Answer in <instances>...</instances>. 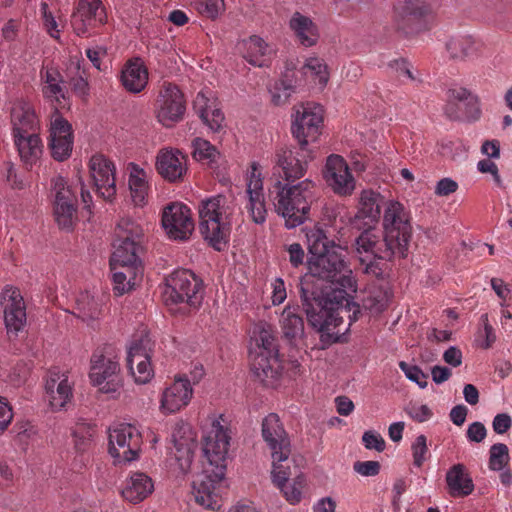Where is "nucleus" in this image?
<instances>
[{"instance_id": "nucleus-20", "label": "nucleus", "mask_w": 512, "mask_h": 512, "mask_svg": "<svg viewBox=\"0 0 512 512\" xmlns=\"http://www.w3.org/2000/svg\"><path fill=\"white\" fill-rule=\"evenodd\" d=\"M315 158L311 149L310 155H305L302 148L282 147L275 153L274 169L279 171L285 182H295L305 176L308 163Z\"/></svg>"}, {"instance_id": "nucleus-61", "label": "nucleus", "mask_w": 512, "mask_h": 512, "mask_svg": "<svg viewBox=\"0 0 512 512\" xmlns=\"http://www.w3.org/2000/svg\"><path fill=\"white\" fill-rule=\"evenodd\" d=\"M477 170L483 174H485V173L491 174L495 184L498 187H502L503 182H502L501 176L499 174L498 166L493 161H491L490 159L480 160L477 163Z\"/></svg>"}, {"instance_id": "nucleus-16", "label": "nucleus", "mask_w": 512, "mask_h": 512, "mask_svg": "<svg viewBox=\"0 0 512 512\" xmlns=\"http://www.w3.org/2000/svg\"><path fill=\"white\" fill-rule=\"evenodd\" d=\"M75 382L68 371L53 370L44 381V399L53 412L66 410L74 398Z\"/></svg>"}, {"instance_id": "nucleus-23", "label": "nucleus", "mask_w": 512, "mask_h": 512, "mask_svg": "<svg viewBox=\"0 0 512 512\" xmlns=\"http://www.w3.org/2000/svg\"><path fill=\"white\" fill-rule=\"evenodd\" d=\"M54 217L61 229H71L76 222V196L62 177L54 179Z\"/></svg>"}, {"instance_id": "nucleus-25", "label": "nucleus", "mask_w": 512, "mask_h": 512, "mask_svg": "<svg viewBox=\"0 0 512 512\" xmlns=\"http://www.w3.org/2000/svg\"><path fill=\"white\" fill-rule=\"evenodd\" d=\"M74 136L71 124L56 113L51 119L49 148L52 157L57 161H64L71 156Z\"/></svg>"}, {"instance_id": "nucleus-62", "label": "nucleus", "mask_w": 512, "mask_h": 512, "mask_svg": "<svg viewBox=\"0 0 512 512\" xmlns=\"http://www.w3.org/2000/svg\"><path fill=\"white\" fill-rule=\"evenodd\" d=\"M13 419V410L8 401L0 396V434L5 432Z\"/></svg>"}, {"instance_id": "nucleus-48", "label": "nucleus", "mask_w": 512, "mask_h": 512, "mask_svg": "<svg viewBox=\"0 0 512 512\" xmlns=\"http://www.w3.org/2000/svg\"><path fill=\"white\" fill-rule=\"evenodd\" d=\"M192 156L196 161L212 164L217 161L220 154L217 149L207 140L195 138L192 142Z\"/></svg>"}, {"instance_id": "nucleus-3", "label": "nucleus", "mask_w": 512, "mask_h": 512, "mask_svg": "<svg viewBox=\"0 0 512 512\" xmlns=\"http://www.w3.org/2000/svg\"><path fill=\"white\" fill-rule=\"evenodd\" d=\"M235 205L224 195L207 198L199 205V228L204 239L217 251L226 248Z\"/></svg>"}, {"instance_id": "nucleus-14", "label": "nucleus", "mask_w": 512, "mask_h": 512, "mask_svg": "<svg viewBox=\"0 0 512 512\" xmlns=\"http://www.w3.org/2000/svg\"><path fill=\"white\" fill-rule=\"evenodd\" d=\"M171 438L174 445L171 458L174 460L173 469L177 474L185 475L191 469L197 449V434L190 424L178 421L173 427Z\"/></svg>"}, {"instance_id": "nucleus-26", "label": "nucleus", "mask_w": 512, "mask_h": 512, "mask_svg": "<svg viewBox=\"0 0 512 512\" xmlns=\"http://www.w3.org/2000/svg\"><path fill=\"white\" fill-rule=\"evenodd\" d=\"M441 5V0H396L393 4V20L403 27L411 19L433 17Z\"/></svg>"}, {"instance_id": "nucleus-27", "label": "nucleus", "mask_w": 512, "mask_h": 512, "mask_svg": "<svg viewBox=\"0 0 512 512\" xmlns=\"http://www.w3.org/2000/svg\"><path fill=\"white\" fill-rule=\"evenodd\" d=\"M106 22V13L101 0H79L72 15L71 25L78 36H85L89 30Z\"/></svg>"}, {"instance_id": "nucleus-30", "label": "nucleus", "mask_w": 512, "mask_h": 512, "mask_svg": "<svg viewBox=\"0 0 512 512\" xmlns=\"http://www.w3.org/2000/svg\"><path fill=\"white\" fill-rule=\"evenodd\" d=\"M193 107L211 131L218 132L223 127L225 117L213 90L208 88L200 90L193 102Z\"/></svg>"}, {"instance_id": "nucleus-49", "label": "nucleus", "mask_w": 512, "mask_h": 512, "mask_svg": "<svg viewBox=\"0 0 512 512\" xmlns=\"http://www.w3.org/2000/svg\"><path fill=\"white\" fill-rule=\"evenodd\" d=\"M271 95V101L276 106H282L288 103L289 99L295 92V86L292 81L280 79L269 89Z\"/></svg>"}, {"instance_id": "nucleus-8", "label": "nucleus", "mask_w": 512, "mask_h": 512, "mask_svg": "<svg viewBox=\"0 0 512 512\" xmlns=\"http://www.w3.org/2000/svg\"><path fill=\"white\" fill-rule=\"evenodd\" d=\"M252 339L263 349L253 363L254 374L264 385L276 387L282 375V366L279 358L271 355L275 348L273 333L269 327L257 325L253 329Z\"/></svg>"}, {"instance_id": "nucleus-38", "label": "nucleus", "mask_w": 512, "mask_h": 512, "mask_svg": "<svg viewBox=\"0 0 512 512\" xmlns=\"http://www.w3.org/2000/svg\"><path fill=\"white\" fill-rule=\"evenodd\" d=\"M445 48L450 58L466 61L479 55L480 43L470 35H456L447 40Z\"/></svg>"}, {"instance_id": "nucleus-28", "label": "nucleus", "mask_w": 512, "mask_h": 512, "mask_svg": "<svg viewBox=\"0 0 512 512\" xmlns=\"http://www.w3.org/2000/svg\"><path fill=\"white\" fill-rule=\"evenodd\" d=\"M91 177L97 193L105 200L116 194L115 165L102 154H95L89 161Z\"/></svg>"}, {"instance_id": "nucleus-46", "label": "nucleus", "mask_w": 512, "mask_h": 512, "mask_svg": "<svg viewBox=\"0 0 512 512\" xmlns=\"http://www.w3.org/2000/svg\"><path fill=\"white\" fill-rule=\"evenodd\" d=\"M95 433V426L84 421L77 422L72 433L76 451L79 453L89 451L93 445Z\"/></svg>"}, {"instance_id": "nucleus-24", "label": "nucleus", "mask_w": 512, "mask_h": 512, "mask_svg": "<svg viewBox=\"0 0 512 512\" xmlns=\"http://www.w3.org/2000/svg\"><path fill=\"white\" fill-rule=\"evenodd\" d=\"M261 433L272 459L289 460L290 440L277 414L271 413L263 419Z\"/></svg>"}, {"instance_id": "nucleus-29", "label": "nucleus", "mask_w": 512, "mask_h": 512, "mask_svg": "<svg viewBox=\"0 0 512 512\" xmlns=\"http://www.w3.org/2000/svg\"><path fill=\"white\" fill-rule=\"evenodd\" d=\"M155 168L168 182L182 181L188 170L187 156L176 148H162L156 155Z\"/></svg>"}, {"instance_id": "nucleus-57", "label": "nucleus", "mask_w": 512, "mask_h": 512, "mask_svg": "<svg viewBox=\"0 0 512 512\" xmlns=\"http://www.w3.org/2000/svg\"><path fill=\"white\" fill-rule=\"evenodd\" d=\"M353 470L363 477H373L380 472V463L378 461H356L353 464Z\"/></svg>"}, {"instance_id": "nucleus-54", "label": "nucleus", "mask_w": 512, "mask_h": 512, "mask_svg": "<svg viewBox=\"0 0 512 512\" xmlns=\"http://www.w3.org/2000/svg\"><path fill=\"white\" fill-rule=\"evenodd\" d=\"M480 321L483 325V329L478 331L476 342L481 348L488 349L496 341V335L493 327L489 323L487 314H483Z\"/></svg>"}, {"instance_id": "nucleus-33", "label": "nucleus", "mask_w": 512, "mask_h": 512, "mask_svg": "<svg viewBox=\"0 0 512 512\" xmlns=\"http://www.w3.org/2000/svg\"><path fill=\"white\" fill-rule=\"evenodd\" d=\"M381 200L382 196L380 193L372 189L362 190L358 198L355 220L361 222L363 226H375L379 222L381 215Z\"/></svg>"}, {"instance_id": "nucleus-43", "label": "nucleus", "mask_w": 512, "mask_h": 512, "mask_svg": "<svg viewBox=\"0 0 512 512\" xmlns=\"http://www.w3.org/2000/svg\"><path fill=\"white\" fill-rule=\"evenodd\" d=\"M303 77L315 87L323 90L330 78L328 66L324 59L317 56L307 57L301 67Z\"/></svg>"}, {"instance_id": "nucleus-7", "label": "nucleus", "mask_w": 512, "mask_h": 512, "mask_svg": "<svg viewBox=\"0 0 512 512\" xmlns=\"http://www.w3.org/2000/svg\"><path fill=\"white\" fill-rule=\"evenodd\" d=\"M143 236L144 230L141 225L129 217L122 218L115 229L110 266L139 267L138 253L141 250Z\"/></svg>"}, {"instance_id": "nucleus-4", "label": "nucleus", "mask_w": 512, "mask_h": 512, "mask_svg": "<svg viewBox=\"0 0 512 512\" xmlns=\"http://www.w3.org/2000/svg\"><path fill=\"white\" fill-rule=\"evenodd\" d=\"M391 239L374 228L364 230L355 240V250L361 264L365 265V272L379 275L381 269L377 267V260H391L394 256L405 257L406 253L400 251Z\"/></svg>"}, {"instance_id": "nucleus-17", "label": "nucleus", "mask_w": 512, "mask_h": 512, "mask_svg": "<svg viewBox=\"0 0 512 512\" xmlns=\"http://www.w3.org/2000/svg\"><path fill=\"white\" fill-rule=\"evenodd\" d=\"M245 209L255 224H263L267 218L264 182L261 167L252 162L246 173Z\"/></svg>"}, {"instance_id": "nucleus-58", "label": "nucleus", "mask_w": 512, "mask_h": 512, "mask_svg": "<svg viewBox=\"0 0 512 512\" xmlns=\"http://www.w3.org/2000/svg\"><path fill=\"white\" fill-rule=\"evenodd\" d=\"M362 442L366 449L382 452L385 449V440L383 437L372 430L364 432Z\"/></svg>"}, {"instance_id": "nucleus-59", "label": "nucleus", "mask_w": 512, "mask_h": 512, "mask_svg": "<svg viewBox=\"0 0 512 512\" xmlns=\"http://www.w3.org/2000/svg\"><path fill=\"white\" fill-rule=\"evenodd\" d=\"M41 12L43 16V25L46 31L51 37L59 38L60 30L58 29V23L56 22L52 13L49 11L47 3H41Z\"/></svg>"}, {"instance_id": "nucleus-36", "label": "nucleus", "mask_w": 512, "mask_h": 512, "mask_svg": "<svg viewBox=\"0 0 512 512\" xmlns=\"http://www.w3.org/2000/svg\"><path fill=\"white\" fill-rule=\"evenodd\" d=\"M150 173L135 163L129 164L128 187L135 206L143 207L148 203L150 192Z\"/></svg>"}, {"instance_id": "nucleus-55", "label": "nucleus", "mask_w": 512, "mask_h": 512, "mask_svg": "<svg viewBox=\"0 0 512 512\" xmlns=\"http://www.w3.org/2000/svg\"><path fill=\"white\" fill-rule=\"evenodd\" d=\"M288 460L272 459V480L277 487L283 486L291 475L289 466H284L283 463Z\"/></svg>"}, {"instance_id": "nucleus-53", "label": "nucleus", "mask_w": 512, "mask_h": 512, "mask_svg": "<svg viewBox=\"0 0 512 512\" xmlns=\"http://www.w3.org/2000/svg\"><path fill=\"white\" fill-rule=\"evenodd\" d=\"M399 367L405 374L406 378L418 385L419 388L425 389L428 385V375L425 374L418 366L408 364L405 361L399 363Z\"/></svg>"}, {"instance_id": "nucleus-42", "label": "nucleus", "mask_w": 512, "mask_h": 512, "mask_svg": "<svg viewBox=\"0 0 512 512\" xmlns=\"http://www.w3.org/2000/svg\"><path fill=\"white\" fill-rule=\"evenodd\" d=\"M11 119L13 124V136H15V134L35 133L38 121L29 103H16L12 108Z\"/></svg>"}, {"instance_id": "nucleus-37", "label": "nucleus", "mask_w": 512, "mask_h": 512, "mask_svg": "<svg viewBox=\"0 0 512 512\" xmlns=\"http://www.w3.org/2000/svg\"><path fill=\"white\" fill-rule=\"evenodd\" d=\"M121 83L131 93L141 92L148 83V71L140 58L129 60L122 69Z\"/></svg>"}, {"instance_id": "nucleus-2", "label": "nucleus", "mask_w": 512, "mask_h": 512, "mask_svg": "<svg viewBox=\"0 0 512 512\" xmlns=\"http://www.w3.org/2000/svg\"><path fill=\"white\" fill-rule=\"evenodd\" d=\"M274 211L292 229L303 224L308 218L316 198V183L306 178L298 182L276 180L269 189Z\"/></svg>"}, {"instance_id": "nucleus-32", "label": "nucleus", "mask_w": 512, "mask_h": 512, "mask_svg": "<svg viewBox=\"0 0 512 512\" xmlns=\"http://www.w3.org/2000/svg\"><path fill=\"white\" fill-rule=\"evenodd\" d=\"M42 94L49 101L65 106L67 89L59 69L53 65L43 66L40 71Z\"/></svg>"}, {"instance_id": "nucleus-51", "label": "nucleus", "mask_w": 512, "mask_h": 512, "mask_svg": "<svg viewBox=\"0 0 512 512\" xmlns=\"http://www.w3.org/2000/svg\"><path fill=\"white\" fill-rule=\"evenodd\" d=\"M190 5L202 16L216 19L225 11L224 0H190Z\"/></svg>"}, {"instance_id": "nucleus-15", "label": "nucleus", "mask_w": 512, "mask_h": 512, "mask_svg": "<svg viewBox=\"0 0 512 512\" xmlns=\"http://www.w3.org/2000/svg\"><path fill=\"white\" fill-rule=\"evenodd\" d=\"M185 111L186 100L183 92L175 84L163 83L155 103L157 120L163 126L171 127L183 119Z\"/></svg>"}, {"instance_id": "nucleus-9", "label": "nucleus", "mask_w": 512, "mask_h": 512, "mask_svg": "<svg viewBox=\"0 0 512 512\" xmlns=\"http://www.w3.org/2000/svg\"><path fill=\"white\" fill-rule=\"evenodd\" d=\"M142 444V434L135 425L118 423L108 430V452L115 464H129L138 460Z\"/></svg>"}, {"instance_id": "nucleus-31", "label": "nucleus", "mask_w": 512, "mask_h": 512, "mask_svg": "<svg viewBox=\"0 0 512 512\" xmlns=\"http://www.w3.org/2000/svg\"><path fill=\"white\" fill-rule=\"evenodd\" d=\"M127 366L136 384L144 385L154 377L150 355L143 342H133L127 354Z\"/></svg>"}, {"instance_id": "nucleus-39", "label": "nucleus", "mask_w": 512, "mask_h": 512, "mask_svg": "<svg viewBox=\"0 0 512 512\" xmlns=\"http://www.w3.org/2000/svg\"><path fill=\"white\" fill-rule=\"evenodd\" d=\"M446 484L453 497H465L474 491V483L463 464L453 465L446 473Z\"/></svg>"}, {"instance_id": "nucleus-1", "label": "nucleus", "mask_w": 512, "mask_h": 512, "mask_svg": "<svg viewBox=\"0 0 512 512\" xmlns=\"http://www.w3.org/2000/svg\"><path fill=\"white\" fill-rule=\"evenodd\" d=\"M309 258L308 269L312 276L326 280L339 288L331 289L323 296H315L301 286V300L309 324L321 333V341L332 344L340 341L344 332L340 326L344 316L352 322L358 319L359 306L351 294L357 285L352 270L346 262V247L330 241L322 228L314 226L306 231Z\"/></svg>"}, {"instance_id": "nucleus-13", "label": "nucleus", "mask_w": 512, "mask_h": 512, "mask_svg": "<svg viewBox=\"0 0 512 512\" xmlns=\"http://www.w3.org/2000/svg\"><path fill=\"white\" fill-rule=\"evenodd\" d=\"M383 233L391 239L400 251L407 252L411 237L409 216L402 203L388 200L384 205Z\"/></svg>"}, {"instance_id": "nucleus-45", "label": "nucleus", "mask_w": 512, "mask_h": 512, "mask_svg": "<svg viewBox=\"0 0 512 512\" xmlns=\"http://www.w3.org/2000/svg\"><path fill=\"white\" fill-rule=\"evenodd\" d=\"M110 269L112 272L114 292L117 295H123L130 291L134 284L133 281L136 278L137 272L139 271V267H122V265H119V267L110 266Z\"/></svg>"}, {"instance_id": "nucleus-34", "label": "nucleus", "mask_w": 512, "mask_h": 512, "mask_svg": "<svg viewBox=\"0 0 512 512\" xmlns=\"http://www.w3.org/2000/svg\"><path fill=\"white\" fill-rule=\"evenodd\" d=\"M288 27L296 41L304 47H312L320 38V31L315 21L308 15L294 12L288 22Z\"/></svg>"}, {"instance_id": "nucleus-5", "label": "nucleus", "mask_w": 512, "mask_h": 512, "mask_svg": "<svg viewBox=\"0 0 512 512\" xmlns=\"http://www.w3.org/2000/svg\"><path fill=\"white\" fill-rule=\"evenodd\" d=\"M232 439L230 419L222 413L208 415L203 426V452L212 466H226Z\"/></svg>"}, {"instance_id": "nucleus-60", "label": "nucleus", "mask_w": 512, "mask_h": 512, "mask_svg": "<svg viewBox=\"0 0 512 512\" xmlns=\"http://www.w3.org/2000/svg\"><path fill=\"white\" fill-rule=\"evenodd\" d=\"M406 412L410 418L417 422H424L432 417V411L425 404H412L406 408Z\"/></svg>"}, {"instance_id": "nucleus-35", "label": "nucleus", "mask_w": 512, "mask_h": 512, "mask_svg": "<svg viewBox=\"0 0 512 512\" xmlns=\"http://www.w3.org/2000/svg\"><path fill=\"white\" fill-rule=\"evenodd\" d=\"M154 491V481L144 472H132L125 480L121 491L123 498L137 504L145 500Z\"/></svg>"}, {"instance_id": "nucleus-10", "label": "nucleus", "mask_w": 512, "mask_h": 512, "mask_svg": "<svg viewBox=\"0 0 512 512\" xmlns=\"http://www.w3.org/2000/svg\"><path fill=\"white\" fill-rule=\"evenodd\" d=\"M323 107L309 102L294 107L291 133L297 140L305 155H310V142H315L321 134Z\"/></svg>"}, {"instance_id": "nucleus-50", "label": "nucleus", "mask_w": 512, "mask_h": 512, "mask_svg": "<svg viewBox=\"0 0 512 512\" xmlns=\"http://www.w3.org/2000/svg\"><path fill=\"white\" fill-rule=\"evenodd\" d=\"M510 461L509 448L504 443H495L490 447L488 467L491 471L503 470Z\"/></svg>"}, {"instance_id": "nucleus-47", "label": "nucleus", "mask_w": 512, "mask_h": 512, "mask_svg": "<svg viewBox=\"0 0 512 512\" xmlns=\"http://www.w3.org/2000/svg\"><path fill=\"white\" fill-rule=\"evenodd\" d=\"M78 308L81 313L83 321L88 325L93 326L102 315V303L94 297H90L88 293L83 294L78 299Z\"/></svg>"}, {"instance_id": "nucleus-64", "label": "nucleus", "mask_w": 512, "mask_h": 512, "mask_svg": "<svg viewBox=\"0 0 512 512\" xmlns=\"http://www.w3.org/2000/svg\"><path fill=\"white\" fill-rule=\"evenodd\" d=\"M511 427L512 417L508 413H499L493 418L492 428L496 434H505Z\"/></svg>"}, {"instance_id": "nucleus-19", "label": "nucleus", "mask_w": 512, "mask_h": 512, "mask_svg": "<svg viewBox=\"0 0 512 512\" xmlns=\"http://www.w3.org/2000/svg\"><path fill=\"white\" fill-rule=\"evenodd\" d=\"M162 227L171 240L189 239L194 230L191 210L180 202L168 204L162 212Z\"/></svg>"}, {"instance_id": "nucleus-6", "label": "nucleus", "mask_w": 512, "mask_h": 512, "mask_svg": "<svg viewBox=\"0 0 512 512\" xmlns=\"http://www.w3.org/2000/svg\"><path fill=\"white\" fill-rule=\"evenodd\" d=\"M89 381L99 393L109 398L120 397L124 378L119 359L102 351H95L90 358Z\"/></svg>"}, {"instance_id": "nucleus-41", "label": "nucleus", "mask_w": 512, "mask_h": 512, "mask_svg": "<svg viewBox=\"0 0 512 512\" xmlns=\"http://www.w3.org/2000/svg\"><path fill=\"white\" fill-rule=\"evenodd\" d=\"M14 142L21 160L27 166L35 165L41 158L43 146L36 133L15 134Z\"/></svg>"}, {"instance_id": "nucleus-11", "label": "nucleus", "mask_w": 512, "mask_h": 512, "mask_svg": "<svg viewBox=\"0 0 512 512\" xmlns=\"http://www.w3.org/2000/svg\"><path fill=\"white\" fill-rule=\"evenodd\" d=\"M163 299L168 306L185 304L197 308L203 299L201 281L190 270H177L167 279Z\"/></svg>"}, {"instance_id": "nucleus-44", "label": "nucleus", "mask_w": 512, "mask_h": 512, "mask_svg": "<svg viewBox=\"0 0 512 512\" xmlns=\"http://www.w3.org/2000/svg\"><path fill=\"white\" fill-rule=\"evenodd\" d=\"M280 326L284 336L290 340L299 338L304 333V322L298 308L287 305L280 317Z\"/></svg>"}, {"instance_id": "nucleus-56", "label": "nucleus", "mask_w": 512, "mask_h": 512, "mask_svg": "<svg viewBox=\"0 0 512 512\" xmlns=\"http://www.w3.org/2000/svg\"><path fill=\"white\" fill-rule=\"evenodd\" d=\"M413 455V464L416 467H421L426 460V454L428 452L427 439L424 435L416 437L415 441L411 446Z\"/></svg>"}, {"instance_id": "nucleus-22", "label": "nucleus", "mask_w": 512, "mask_h": 512, "mask_svg": "<svg viewBox=\"0 0 512 512\" xmlns=\"http://www.w3.org/2000/svg\"><path fill=\"white\" fill-rule=\"evenodd\" d=\"M323 177L328 187L339 196H350L356 189V180L340 155L331 154L327 157Z\"/></svg>"}, {"instance_id": "nucleus-12", "label": "nucleus", "mask_w": 512, "mask_h": 512, "mask_svg": "<svg viewBox=\"0 0 512 512\" xmlns=\"http://www.w3.org/2000/svg\"><path fill=\"white\" fill-rule=\"evenodd\" d=\"M226 466L207 464L192 482V494L195 501L206 509L218 510L221 507V487Z\"/></svg>"}, {"instance_id": "nucleus-63", "label": "nucleus", "mask_w": 512, "mask_h": 512, "mask_svg": "<svg viewBox=\"0 0 512 512\" xmlns=\"http://www.w3.org/2000/svg\"><path fill=\"white\" fill-rule=\"evenodd\" d=\"M364 307L372 314H379L387 307V298L381 293L375 296H369L364 300Z\"/></svg>"}, {"instance_id": "nucleus-40", "label": "nucleus", "mask_w": 512, "mask_h": 512, "mask_svg": "<svg viewBox=\"0 0 512 512\" xmlns=\"http://www.w3.org/2000/svg\"><path fill=\"white\" fill-rule=\"evenodd\" d=\"M242 45L243 57L253 66L264 67L272 57V47L263 38L257 35H253L244 40Z\"/></svg>"}, {"instance_id": "nucleus-21", "label": "nucleus", "mask_w": 512, "mask_h": 512, "mask_svg": "<svg viewBox=\"0 0 512 512\" xmlns=\"http://www.w3.org/2000/svg\"><path fill=\"white\" fill-rule=\"evenodd\" d=\"M194 389L185 375H176L159 395V411L163 415L176 414L191 402Z\"/></svg>"}, {"instance_id": "nucleus-18", "label": "nucleus", "mask_w": 512, "mask_h": 512, "mask_svg": "<svg viewBox=\"0 0 512 512\" xmlns=\"http://www.w3.org/2000/svg\"><path fill=\"white\" fill-rule=\"evenodd\" d=\"M0 308L7 333L17 335L27 322L26 304L20 290L6 285L0 292Z\"/></svg>"}, {"instance_id": "nucleus-52", "label": "nucleus", "mask_w": 512, "mask_h": 512, "mask_svg": "<svg viewBox=\"0 0 512 512\" xmlns=\"http://www.w3.org/2000/svg\"><path fill=\"white\" fill-rule=\"evenodd\" d=\"M305 485V479L303 476H297L292 483L287 484V482L278 487L285 497V499L292 505H295L300 502L302 498V489Z\"/></svg>"}]
</instances>
